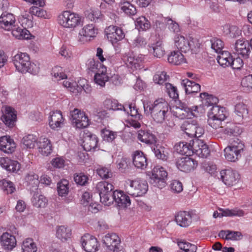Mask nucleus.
<instances>
[{"instance_id":"nucleus-39","label":"nucleus","mask_w":252,"mask_h":252,"mask_svg":"<svg viewBox=\"0 0 252 252\" xmlns=\"http://www.w3.org/2000/svg\"><path fill=\"white\" fill-rule=\"evenodd\" d=\"M149 50L152 51L155 57L160 58L165 54L163 44L161 41L158 40L156 42L149 45Z\"/></svg>"},{"instance_id":"nucleus-10","label":"nucleus","mask_w":252,"mask_h":252,"mask_svg":"<svg viewBox=\"0 0 252 252\" xmlns=\"http://www.w3.org/2000/svg\"><path fill=\"white\" fill-rule=\"evenodd\" d=\"M167 172L164 167L157 165L155 166L149 174L152 184L159 189L166 186Z\"/></svg>"},{"instance_id":"nucleus-50","label":"nucleus","mask_w":252,"mask_h":252,"mask_svg":"<svg viewBox=\"0 0 252 252\" xmlns=\"http://www.w3.org/2000/svg\"><path fill=\"white\" fill-rule=\"evenodd\" d=\"M169 63L174 65H180L186 62L183 55L179 51L172 52L168 57Z\"/></svg>"},{"instance_id":"nucleus-59","label":"nucleus","mask_w":252,"mask_h":252,"mask_svg":"<svg viewBox=\"0 0 252 252\" xmlns=\"http://www.w3.org/2000/svg\"><path fill=\"white\" fill-rule=\"evenodd\" d=\"M178 246L181 252H196L197 250V247L195 245L185 241L178 242Z\"/></svg>"},{"instance_id":"nucleus-14","label":"nucleus","mask_w":252,"mask_h":252,"mask_svg":"<svg viewBox=\"0 0 252 252\" xmlns=\"http://www.w3.org/2000/svg\"><path fill=\"white\" fill-rule=\"evenodd\" d=\"M220 174L223 183L229 187L236 185L240 180L238 173L231 168L221 170Z\"/></svg>"},{"instance_id":"nucleus-62","label":"nucleus","mask_w":252,"mask_h":252,"mask_svg":"<svg viewBox=\"0 0 252 252\" xmlns=\"http://www.w3.org/2000/svg\"><path fill=\"white\" fill-rule=\"evenodd\" d=\"M52 74L57 81L63 80L67 77L66 75L63 72V68L58 66L53 68Z\"/></svg>"},{"instance_id":"nucleus-13","label":"nucleus","mask_w":252,"mask_h":252,"mask_svg":"<svg viewBox=\"0 0 252 252\" xmlns=\"http://www.w3.org/2000/svg\"><path fill=\"white\" fill-rule=\"evenodd\" d=\"M0 121L9 128L14 126L17 120V112L10 106H3L1 110Z\"/></svg>"},{"instance_id":"nucleus-21","label":"nucleus","mask_w":252,"mask_h":252,"mask_svg":"<svg viewBox=\"0 0 252 252\" xmlns=\"http://www.w3.org/2000/svg\"><path fill=\"white\" fill-rule=\"evenodd\" d=\"M192 154H194L200 158H206L210 151L208 146L201 140L195 139L192 145Z\"/></svg>"},{"instance_id":"nucleus-25","label":"nucleus","mask_w":252,"mask_h":252,"mask_svg":"<svg viewBox=\"0 0 252 252\" xmlns=\"http://www.w3.org/2000/svg\"><path fill=\"white\" fill-rule=\"evenodd\" d=\"M185 133L190 137H201L204 133L203 127L196 122L193 121L186 126Z\"/></svg>"},{"instance_id":"nucleus-2","label":"nucleus","mask_w":252,"mask_h":252,"mask_svg":"<svg viewBox=\"0 0 252 252\" xmlns=\"http://www.w3.org/2000/svg\"><path fill=\"white\" fill-rule=\"evenodd\" d=\"M12 62L16 70L22 73L29 72L35 75L39 71V64L31 62L27 53L18 52L13 57Z\"/></svg>"},{"instance_id":"nucleus-43","label":"nucleus","mask_w":252,"mask_h":252,"mask_svg":"<svg viewBox=\"0 0 252 252\" xmlns=\"http://www.w3.org/2000/svg\"><path fill=\"white\" fill-rule=\"evenodd\" d=\"M86 17L93 22H98L102 18V14L101 11L96 7H91L85 12Z\"/></svg>"},{"instance_id":"nucleus-6","label":"nucleus","mask_w":252,"mask_h":252,"mask_svg":"<svg viewBox=\"0 0 252 252\" xmlns=\"http://www.w3.org/2000/svg\"><path fill=\"white\" fill-rule=\"evenodd\" d=\"M174 45L179 51L187 53L199 46L197 39L185 36L181 34H175L173 37Z\"/></svg>"},{"instance_id":"nucleus-19","label":"nucleus","mask_w":252,"mask_h":252,"mask_svg":"<svg viewBox=\"0 0 252 252\" xmlns=\"http://www.w3.org/2000/svg\"><path fill=\"white\" fill-rule=\"evenodd\" d=\"M0 167L8 172L17 173L21 168V165L17 160L8 157H0Z\"/></svg>"},{"instance_id":"nucleus-31","label":"nucleus","mask_w":252,"mask_h":252,"mask_svg":"<svg viewBox=\"0 0 252 252\" xmlns=\"http://www.w3.org/2000/svg\"><path fill=\"white\" fill-rule=\"evenodd\" d=\"M133 0H120L119 4V9L121 13L128 16H133L136 14L137 10L135 6L131 1Z\"/></svg>"},{"instance_id":"nucleus-40","label":"nucleus","mask_w":252,"mask_h":252,"mask_svg":"<svg viewBox=\"0 0 252 252\" xmlns=\"http://www.w3.org/2000/svg\"><path fill=\"white\" fill-rule=\"evenodd\" d=\"M219 236L228 240L238 241L242 239L243 235L240 232L231 230H221L219 233Z\"/></svg>"},{"instance_id":"nucleus-51","label":"nucleus","mask_w":252,"mask_h":252,"mask_svg":"<svg viewBox=\"0 0 252 252\" xmlns=\"http://www.w3.org/2000/svg\"><path fill=\"white\" fill-rule=\"evenodd\" d=\"M226 114L225 108L218 105L213 106L208 113V115L220 120H225L226 118Z\"/></svg>"},{"instance_id":"nucleus-56","label":"nucleus","mask_w":252,"mask_h":252,"mask_svg":"<svg viewBox=\"0 0 252 252\" xmlns=\"http://www.w3.org/2000/svg\"><path fill=\"white\" fill-rule=\"evenodd\" d=\"M135 27L139 31H146L150 29L151 24L149 21L144 16L136 19Z\"/></svg>"},{"instance_id":"nucleus-37","label":"nucleus","mask_w":252,"mask_h":252,"mask_svg":"<svg viewBox=\"0 0 252 252\" xmlns=\"http://www.w3.org/2000/svg\"><path fill=\"white\" fill-rule=\"evenodd\" d=\"M221 213H219L217 211H215L213 213V217L217 218L218 217L221 218L222 217H233V216H238L242 217L245 214L244 212L241 209H221L220 210Z\"/></svg>"},{"instance_id":"nucleus-27","label":"nucleus","mask_w":252,"mask_h":252,"mask_svg":"<svg viewBox=\"0 0 252 252\" xmlns=\"http://www.w3.org/2000/svg\"><path fill=\"white\" fill-rule=\"evenodd\" d=\"M132 162L137 169L141 170L146 169L148 165L146 155L138 150L134 152L132 154Z\"/></svg>"},{"instance_id":"nucleus-8","label":"nucleus","mask_w":252,"mask_h":252,"mask_svg":"<svg viewBox=\"0 0 252 252\" xmlns=\"http://www.w3.org/2000/svg\"><path fill=\"white\" fill-rule=\"evenodd\" d=\"M70 115L71 124L75 129L85 128L91 124V120L88 115L80 109H74L70 111Z\"/></svg>"},{"instance_id":"nucleus-17","label":"nucleus","mask_w":252,"mask_h":252,"mask_svg":"<svg viewBox=\"0 0 252 252\" xmlns=\"http://www.w3.org/2000/svg\"><path fill=\"white\" fill-rule=\"evenodd\" d=\"M17 144L9 135L0 137V151L6 154H12L16 149Z\"/></svg>"},{"instance_id":"nucleus-53","label":"nucleus","mask_w":252,"mask_h":252,"mask_svg":"<svg viewBox=\"0 0 252 252\" xmlns=\"http://www.w3.org/2000/svg\"><path fill=\"white\" fill-rule=\"evenodd\" d=\"M22 252H36L37 247L32 239L27 238L22 243Z\"/></svg>"},{"instance_id":"nucleus-60","label":"nucleus","mask_w":252,"mask_h":252,"mask_svg":"<svg viewBox=\"0 0 252 252\" xmlns=\"http://www.w3.org/2000/svg\"><path fill=\"white\" fill-rule=\"evenodd\" d=\"M178 246L181 252H196L197 250V247L195 245L185 241L178 242Z\"/></svg>"},{"instance_id":"nucleus-45","label":"nucleus","mask_w":252,"mask_h":252,"mask_svg":"<svg viewBox=\"0 0 252 252\" xmlns=\"http://www.w3.org/2000/svg\"><path fill=\"white\" fill-rule=\"evenodd\" d=\"M103 105L105 108L108 110H124L126 111V108L124 105L120 104L116 99L107 98L103 102Z\"/></svg>"},{"instance_id":"nucleus-12","label":"nucleus","mask_w":252,"mask_h":252,"mask_svg":"<svg viewBox=\"0 0 252 252\" xmlns=\"http://www.w3.org/2000/svg\"><path fill=\"white\" fill-rule=\"evenodd\" d=\"M104 34L112 44L118 43L126 36V33L122 28L114 25L106 27L104 30Z\"/></svg>"},{"instance_id":"nucleus-38","label":"nucleus","mask_w":252,"mask_h":252,"mask_svg":"<svg viewBox=\"0 0 252 252\" xmlns=\"http://www.w3.org/2000/svg\"><path fill=\"white\" fill-rule=\"evenodd\" d=\"M171 110L173 115L181 119L189 118V107L185 104L180 103L179 106L173 107Z\"/></svg>"},{"instance_id":"nucleus-46","label":"nucleus","mask_w":252,"mask_h":252,"mask_svg":"<svg viewBox=\"0 0 252 252\" xmlns=\"http://www.w3.org/2000/svg\"><path fill=\"white\" fill-rule=\"evenodd\" d=\"M200 99L202 105L204 106L216 105L218 102V99L217 97L210 94L207 93H202L200 94Z\"/></svg>"},{"instance_id":"nucleus-23","label":"nucleus","mask_w":252,"mask_h":252,"mask_svg":"<svg viewBox=\"0 0 252 252\" xmlns=\"http://www.w3.org/2000/svg\"><path fill=\"white\" fill-rule=\"evenodd\" d=\"M0 242L2 248L6 251L12 250L17 245L15 237L8 232H4L0 236Z\"/></svg>"},{"instance_id":"nucleus-32","label":"nucleus","mask_w":252,"mask_h":252,"mask_svg":"<svg viewBox=\"0 0 252 252\" xmlns=\"http://www.w3.org/2000/svg\"><path fill=\"white\" fill-rule=\"evenodd\" d=\"M38 142L37 137L32 134L24 135L21 141V146L23 149L30 150L35 147Z\"/></svg>"},{"instance_id":"nucleus-5","label":"nucleus","mask_w":252,"mask_h":252,"mask_svg":"<svg viewBox=\"0 0 252 252\" xmlns=\"http://www.w3.org/2000/svg\"><path fill=\"white\" fill-rule=\"evenodd\" d=\"M125 187L127 192L134 197L142 196L148 190L147 181L138 178L127 179L125 182Z\"/></svg>"},{"instance_id":"nucleus-48","label":"nucleus","mask_w":252,"mask_h":252,"mask_svg":"<svg viewBox=\"0 0 252 252\" xmlns=\"http://www.w3.org/2000/svg\"><path fill=\"white\" fill-rule=\"evenodd\" d=\"M175 151L181 155L190 156L192 154V145L186 142H179L174 146Z\"/></svg>"},{"instance_id":"nucleus-26","label":"nucleus","mask_w":252,"mask_h":252,"mask_svg":"<svg viewBox=\"0 0 252 252\" xmlns=\"http://www.w3.org/2000/svg\"><path fill=\"white\" fill-rule=\"evenodd\" d=\"M15 23V17L11 13L3 12L0 16V26L6 31H10Z\"/></svg>"},{"instance_id":"nucleus-42","label":"nucleus","mask_w":252,"mask_h":252,"mask_svg":"<svg viewBox=\"0 0 252 252\" xmlns=\"http://www.w3.org/2000/svg\"><path fill=\"white\" fill-rule=\"evenodd\" d=\"M139 140L147 144H152L156 142V137L154 134L148 131L140 130L137 133Z\"/></svg>"},{"instance_id":"nucleus-16","label":"nucleus","mask_w":252,"mask_h":252,"mask_svg":"<svg viewBox=\"0 0 252 252\" xmlns=\"http://www.w3.org/2000/svg\"><path fill=\"white\" fill-rule=\"evenodd\" d=\"M65 119L60 111H51L48 117V123L50 127L55 130L63 127L64 125Z\"/></svg>"},{"instance_id":"nucleus-49","label":"nucleus","mask_w":252,"mask_h":252,"mask_svg":"<svg viewBox=\"0 0 252 252\" xmlns=\"http://www.w3.org/2000/svg\"><path fill=\"white\" fill-rule=\"evenodd\" d=\"M32 203L36 208H45L47 205L48 200L44 195L35 193L32 198Z\"/></svg>"},{"instance_id":"nucleus-11","label":"nucleus","mask_w":252,"mask_h":252,"mask_svg":"<svg viewBox=\"0 0 252 252\" xmlns=\"http://www.w3.org/2000/svg\"><path fill=\"white\" fill-rule=\"evenodd\" d=\"M97 189L99 192L100 202L105 206L112 204L113 190L114 187L112 184L107 182H100L97 185Z\"/></svg>"},{"instance_id":"nucleus-29","label":"nucleus","mask_w":252,"mask_h":252,"mask_svg":"<svg viewBox=\"0 0 252 252\" xmlns=\"http://www.w3.org/2000/svg\"><path fill=\"white\" fill-rule=\"evenodd\" d=\"M175 220L179 226L187 227L191 223V216L189 212L180 211L176 214Z\"/></svg>"},{"instance_id":"nucleus-36","label":"nucleus","mask_w":252,"mask_h":252,"mask_svg":"<svg viewBox=\"0 0 252 252\" xmlns=\"http://www.w3.org/2000/svg\"><path fill=\"white\" fill-rule=\"evenodd\" d=\"M106 66H102L98 69L94 76V82L95 84L101 87H104L105 83L109 80V77L107 74Z\"/></svg>"},{"instance_id":"nucleus-33","label":"nucleus","mask_w":252,"mask_h":252,"mask_svg":"<svg viewBox=\"0 0 252 252\" xmlns=\"http://www.w3.org/2000/svg\"><path fill=\"white\" fill-rule=\"evenodd\" d=\"M55 235L58 239L65 242L71 239L72 232L71 229L68 227L60 225L56 227Z\"/></svg>"},{"instance_id":"nucleus-63","label":"nucleus","mask_w":252,"mask_h":252,"mask_svg":"<svg viewBox=\"0 0 252 252\" xmlns=\"http://www.w3.org/2000/svg\"><path fill=\"white\" fill-rule=\"evenodd\" d=\"M165 88L166 92L170 98L175 100L178 98V92L176 87L170 83H166Z\"/></svg>"},{"instance_id":"nucleus-4","label":"nucleus","mask_w":252,"mask_h":252,"mask_svg":"<svg viewBox=\"0 0 252 252\" xmlns=\"http://www.w3.org/2000/svg\"><path fill=\"white\" fill-rule=\"evenodd\" d=\"M245 148L244 142L236 138L223 150L225 159L229 162H236L240 159Z\"/></svg>"},{"instance_id":"nucleus-35","label":"nucleus","mask_w":252,"mask_h":252,"mask_svg":"<svg viewBox=\"0 0 252 252\" xmlns=\"http://www.w3.org/2000/svg\"><path fill=\"white\" fill-rule=\"evenodd\" d=\"M235 113L236 119L239 123L248 118L249 110L247 106L243 102L237 103L235 106Z\"/></svg>"},{"instance_id":"nucleus-18","label":"nucleus","mask_w":252,"mask_h":252,"mask_svg":"<svg viewBox=\"0 0 252 252\" xmlns=\"http://www.w3.org/2000/svg\"><path fill=\"white\" fill-rule=\"evenodd\" d=\"M198 165L197 161L187 156L179 158L176 162L177 168L183 172H190L195 169Z\"/></svg>"},{"instance_id":"nucleus-28","label":"nucleus","mask_w":252,"mask_h":252,"mask_svg":"<svg viewBox=\"0 0 252 252\" xmlns=\"http://www.w3.org/2000/svg\"><path fill=\"white\" fill-rule=\"evenodd\" d=\"M84 138L83 147L85 151H90L97 148L98 138L95 134L87 132L85 133Z\"/></svg>"},{"instance_id":"nucleus-34","label":"nucleus","mask_w":252,"mask_h":252,"mask_svg":"<svg viewBox=\"0 0 252 252\" xmlns=\"http://www.w3.org/2000/svg\"><path fill=\"white\" fill-rule=\"evenodd\" d=\"M103 244L110 250L120 245V239L115 233H108L102 239Z\"/></svg>"},{"instance_id":"nucleus-41","label":"nucleus","mask_w":252,"mask_h":252,"mask_svg":"<svg viewBox=\"0 0 252 252\" xmlns=\"http://www.w3.org/2000/svg\"><path fill=\"white\" fill-rule=\"evenodd\" d=\"M182 85L185 88L187 94L197 93L200 91V86L199 84L188 79L182 80Z\"/></svg>"},{"instance_id":"nucleus-22","label":"nucleus","mask_w":252,"mask_h":252,"mask_svg":"<svg viewBox=\"0 0 252 252\" xmlns=\"http://www.w3.org/2000/svg\"><path fill=\"white\" fill-rule=\"evenodd\" d=\"M10 31H11L12 36L17 39L34 40L35 38V36L32 34L26 28H21L15 24Z\"/></svg>"},{"instance_id":"nucleus-30","label":"nucleus","mask_w":252,"mask_h":252,"mask_svg":"<svg viewBox=\"0 0 252 252\" xmlns=\"http://www.w3.org/2000/svg\"><path fill=\"white\" fill-rule=\"evenodd\" d=\"M38 152L43 156H48L52 152V146L49 139L41 137L37 143Z\"/></svg>"},{"instance_id":"nucleus-3","label":"nucleus","mask_w":252,"mask_h":252,"mask_svg":"<svg viewBox=\"0 0 252 252\" xmlns=\"http://www.w3.org/2000/svg\"><path fill=\"white\" fill-rule=\"evenodd\" d=\"M56 21L61 28L74 30L83 24L82 16L69 10H63L57 16Z\"/></svg>"},{"instance_id":"nucleus-44","label":"nucleus","mask_w":252,"mask_h":252,"mask_svg":"<svg viewBox=\"0 0 252 252\" xmlns=\"http://www.w3.org/2000/svg\"><path fill=\"white\" fill-rule=\"evenodd\" d=\"M33 5L29 8V13L32 16H34L39 18L42 19H49L50 18V15L46 11V10L41 8L38 5L35 6Z\"/></svg>"},{"instance_id":"nucleus-9","label":"nucleus","mask_w":252,"mask_h":252,"mask_svg":"<svg viewBox=\"0 0 252 252\" xmlns=\"http://www.w3.org/2000/svg\"><path fill=\"white\" fill-rule=\"evenodd\" d=\"M122 59L128 68L135 71L143 67V63L145 59V56L142 54L136 55L133 52L129 51L124 54Z\"/></svg>"},{"instance_id":"nucleus-57","label":"nucleus","mask_w":252,"mask_h":252,"mask_svg":"<svg viewBox=\"0 0 252 252\" xmlns=\"http://www.w3.org/2000/svg\"><path fill=\"white\" fill-rule=\"evenodd\" d=\"M101 136L103 140L112 142L116 138L117 133L105 128L101 129Z\"/></svg>"},{"instance_id":"nucleus-61","label":"nucleus","mask_w":252,"mask_h":252,"mask_svg":"<svg viewBox=\"0 0 252 252\" xmlns=\"http://www.w3.org/2000/svg\"><path fill=\"white\" fill-rule=\"evenodd\" d=\"M153 151L156 157L162 160H166L168 157V152L166 149L162 146H156Z\"/></svg>"},{"instance_id":"nucleus-52","label":"nucleus","mask_w":252,"mask_h":252,"mask_svg":"<svg viewBox=\"0 0 252 252\" xmlns=\"http://www.w3.org/2000/svg\"><path fill=\"white\" fill-rule=\"evenodd\" d=\"M57 189L58 195L60 196H66L69 190V184L68 181L65 179L61 180L58 183Z\"/></svg>"},{"instance_id":"nucleus-20","label":"nucleus","mask_w":252,"mask_h":252,"mask_svg":"<svg viewBox=\"0 0 252 252\" xmlns=\"http://www.w3.org/2000/svg\"><path fill=\"white\" fill-rule=\"evenodd\" d=\"M112 204L114 202L120 208H125L131 204L129 197L123 191L116 190L113 191Z\"/></svg>"},{"instance_id":"nucleus-24","label":"nucleus","mask_w":252,"mask_h":252,"mask_svg":"<svg viewBox=\"0 0 252 252\" xmlns=\"http://www.w3.org/2000/svg\"><path fill=\"white\" fill-rule=\"evenodd\" d=\"M250 43L248 40L244 39H240L235 43L234 49L238 54L243 56L244 58H247L250 55Z\"/></svg>"},{"instance_id":"nucleus-58","label":"nucleus","mask_w":252,"mask_h":252,"mask_svg":"<svg viewBox=\"0 0 252 252\" xmlns=\"http://www.w3.org/2000/svg\"><path fill=\"white\" fill-rule=\"evenodd\" d=\"M189 118L192 117H199L205 113V110L204 107L202 105L199 106H193L189 107Z\"/></svg>"},{"instance_id":"nucleus-1","label":"nucleus","mask_w":252,"mask_h":252,"mask_svg":"<svg viewBox=\"0 0 252 252\" xmlns=\"http://www.w3.org/2000/svg\"><path fill=\"white\" fill-rule=\"evenodd\" d=\"M143 104L145 112L150 113L155 123H164V128L167 131L174 126V122L169 119L171 109L164 99L158 98L153 102H144Z\"/></svg>"},{"instance_id":"nucleus-15","label":"nucleus","mask_w":252,"mask_h":252,"mask_svg":"<svg viewBox=\"0 0 252 252\" xmlns=\"http://www.w3.org/2000/svg\"><path fill=\"white\" fill-rule=\"evenodd\" d=\"M81 243L83 249L86 252H96L98 250V242L94 236L86 234L81 238Z\"/></svg>"},{"instance_id":"nucleus-7","label":"nucleus","mask_w":252,"mask_h":252,"mask_svg":"<svg viewBox=\"0 0 252 252\" xmlns=\"http://www.w3.org/2000/svg\"><path fill=\"white\" fill-rule=\"evenodd\" d=\"M98 29L93 24L84 25L78 32L77 42L85 44L95 39L98 34Z\"/></svg>"},{"instance_id":"nucleus-47","label":"nucleus","mask_w":252,"mask_h":252,"mask_svg":"<svg viewBox=\"0 0 252 252\" xmlns=\"http://www.w3.org/2000/svg\"><path fill=\"white\" fill-rule=\"evenodd\" d=\"M232 59V56L231 53L226 51H222L217 57L218 63L223 67L229 66Z\"/></svg>"},{"instance_id":"nucleus-54","label":"nucleus","mask_w":252,"mask_h":252,"mask_svg":"<svg viewBox=\"0 0 252 252\" xmlns=\"http://www.w3.org/2000/svg\"><path fill=\"white\" fill-rule=\"evenodd\" d=\"M63 82V85L64 87L67 88L70 92L77 94L79 92L80 88L78 87V83L74 81L73 79L65 78Z\"/></svg>"},{"instance_id":"nucleus-64","label":"nucleus","mask_w":252,"mask_h":252,"mask_svg":"<svg viewBox=\"0 0 252 252\" xmlns=\"http://www.w3.org/2000/svg\"><path fill=\"white\" fill-rule=\"evenodd\" d=\"M167 78L165 72H158L153 76V81L156 84L162 85L167 80Z\"/></svg>"},{"instance_id":"nucleus-55","label":"nucleus","mask_w":252,"mask_h":252,"mask_svg":"<svg viewBox=\"0 0 252 252\" xmlns=\"http://www.w3.org/2000/svg\"><path fill=\"white\" fill-rule=\"evenodd\" d=\"M1 189L6 194H12L16 190L14 184L10 181L3 179L0 181Z\"/></svg>"}]
</instances>
